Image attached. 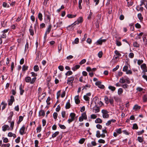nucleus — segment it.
I'll return each mask as SVG.
<instances>
[{"label": "nucleus", "mask_w": 147, "mask_h": 147, "mask_svg": "<svg viewBox=\"0 0 147 147\" xmlns=\"http://www.w3.org/2000/svg\"><path fill=\"white\" fill-rule=\"evenodd\" d=\"M83 21V18L82 17H80L78 19V20L74 23L72 24L71 25L69 26L68 27L72 26L73 27L74 26L76 25V24H79L80 23H82Z\"/></svg>", "instance_id": "f257e3e1"}, {"label": "nucleus", "mask_w": 147, "mask_h": 147, "mask_svg": "<svg viewBox=\"0 0 147 147\" xmlns=\"http://www.w3.org/2000/svg\"><path fill=\"white\" fill-rule=\"evenodd\" d=\"M141 67L143 70L142 73L144 74H145V73L147 72V67L145 63H143L141 65Z\"/></svg>", "instance_id": "f03ea898"}, {"label": "nucleus", "mask_w": 147, "mask_h": 147, "mask_svg": "<svg viewBox=\"0 0 147 147\" xmlns=\"http://www.w3.org/2000/svg\"><path fill=\"white\" fill-rule=\"evenodd\" d=\"M91 93H87L86 95L83 96V98L84 100L87 102L88 103H89L90 97L91 96Z\"/></svg>", "instance_id": "7ed1b4c3"}, {"label": "nucleus", "mask_w": 147, "mask_h": 147, "mask_svg": "<svg viewBox=\"0 0 147 147\" xmlns=\"http://www.w3.org/2000/svg\"><path fill=\"white\" fill-rule=\"evenodd\" d=\"M101 112L103 114L102 117L104 118H108L109 117L108 112L106 110H102Z\"/></svg>", "instance_id": "20e7f679"}, {"label": "nucleus", "mask_w": 147, "mask_h": 147, "mask_svg": "<svg viewBox=\"0 0 147 147\" xmlns=\"http://www.w3.org/2000/svg\"><path fill=\"white\" fill-rule=\"evenodd\" d=\"M15 101L14 97L13 96H10V99L8 100L9 105H11L13 102Z\"/></svg>", "instance_id": "39448f33"}, {"label": "nucleus", "mask_w": 147, "mask_h": 147, "mask_svg": "<svg viewBox=\"0 0 147 147\" xmlns=\"http://www.w3.org/2000/svg\"><path fill=\"white\" fill-rule=\"evenodd\" d=\"M46 18L45 20V22L46 23H50L51 17L50 15V14L46 15Z\"/></svg>", "instance_id": "423d86ee"}, {"label": "nucleus", "mask_w": 147, "mask_h": 147, "mask_svg": "<svg viewBox=\"0 0 147 147\" xmlns=\"http://www.w3.org/2000/svg\"><path fill=\"white\" fill-rule=\"evenodd\" d=\"M96 136L97 138H100V137H102V138H104L105 137V135L104 134H100V131H96Z\"/></svg>", "instance_id": "0eeeda50"}, {"label": "nucleus", "mask_w": 147, "mask_h": 147, "mask_svg": "<svg viewBox=\"0 0 147 147\" xmlns=\"http://www.w3.org/2000/svg\"><path fill=\"white\" fill-rule=\"evenodd\" d=\"M25 130V127L24 125H23L22 127L20 128L19 132L20 135H22L25 134L24 131Z\"/></svg>", "instance_id": "6e6552de"}, {"label": "nucleus", "mask_w": 147, "mask_h": 147, "mask_svg": "<svg viewBox=\"0 0 147 147\" xmlns=\"http://www.w3.org/2000/svg\"><path fill=\"white\" fill-rule=\"evenodd\" d=\"M74 78L73 77L69 78L67 80V84H72L74 80Z\"/></svg>", "instance_id": "1a4fd4ad"}, {"label": "nucleus", "mask_w": 147, "mask_h": 147, "mask_svg": "<svg viewBox=\"0 0 147 147\" xmlns=\"http://www.w3.org/2000/svg\"><path fill=\"white\" fill-rule=\"evenodd\" d=\"M24 86H22V84H21L20 87L19 89L20 90V94L21 95H22L23 93L24 92V90L23 89Z\"/></svg>", "instance_id": "9d476101"}, {"label": "nucleus", "mask_w": 147, "mask_h": 147, "mask_svg": "<svg viewBox=\"0 0 147 147\" xmlns=\"http://www.w3.org/2000/svg\"><path fill=\"white\" fill-rule=\"evenodd\" d=\"M2 131H5L9 129V126L8 125H5L2 127Z\"/></svg>", "instance_id": "9b49d317"}, {"label": "nucleus", "mask_w": 147, "mask_h": 147, "mask_svg": "<svg viewBox=\"0 0 147 147\" xmlns=\"http://www.w3.org/2000/svg\"><path fill=\"white\" fill-rule=\"evenodd\" d=\"M79 96L77 95L75 96L74 98L75 102L76 104H79L80 102V101L79 99Z\"/></svg>", "instance_id": "f8f14e48"}, {"label": "nucleus", "mask_w": 147, "mask_h": 147, "mask_svg": "<svg viewBox=\"0 0 147 147\" xmlns=\"http://www.w3.org/2000/svg\"><path fill=\"white\" fill-rule=\"evenodd\" d=\"M51 24H50L49 25L48 28H47L45 32L48 33V34L49 33L50 31H51Z\"/></svg>", "instance_id": "ddd939ff"}, {"label": "nucleus", "mask_w": 147, "mask_h": 147, "mask_svg": "<svg viewBox=\"0 0 147 147\" xmlns=\"http://www.w3.org/2000/svg\"><path fill=\"white\" fill-rule=\"evenodd\" d=\"M29 31L30 33V35L33 36L34 34V30L32 28V25L30 26V27L29 29Z\"/></svg>", "instance_id": "4468645a"}, {"label": "nucleus", "mask_w": 147, "mask_h": 147, "mask_svg": "<svg viewBox=\"0 0 147 147\" xmlns=\"http://www.w3.org/2000/svg\"><path fill=\"white\" fill-rule=\"evenodd\" d=\"M80 67V65H76L72 68V69L74 71H75L78 69H79Z\"/></svg>", "instance_id": "2eb2a0df"}, {"label": "nucleus", "mask_w": 147, "mask_h": 147, "mask_svg": "<svg viewBox=\"0 0 147 147\" xmlns=\"http://www.w3.org/2000/svg\"><path fill=\"white\" fill-rule=\"evenodd\" d=\"M39 116H43L45 115V112L44 110H41L39 112Z\"/></svg>", "instance_id": "dca6fc26"}, {"label": "nucleus", "mask_w": 147, "mask_h": 147, "mask_svg": "<svg viewBox=\"0 0 147 147\" xmlns=\"http://www.w3.org/2000/svg\"><path fill=\"white\" fill-rule=\"evenodd\" d=\"M31 78L29 76H27L25 78V80L26 82H30L31 81Z\"/></svg>", "instance_id": "f3484780"}, {"label": "nucleus", "mask_w": 147, "mask_h": 147, "mask_svg": "<svg viewBox=\"0 0 147 147\" xmlns=\"http://www.w3.org/2000/svg\"><path fill=\"white\" fill-rule=\"evenodd\" d=\"M2 6L4 7L9 8L10 7L9 5L5 2H3Z\"/></svg>", "instance_id": "a211bd4d"}, {"label": "nucleus", "mask_w": 147, "mask_h": 147, "mask_svg": "<svg viewBox=\"0 0 147 147\" xmlns=\"http://www.w3.org/2000/svg\"><path fill=\"white\" fill-rule=\"evenodd\" d=\"M140 108V106H139L138 105H136L134 107L133 109L135 110V111H137L138 109H139Z\"/></svg>", "instance_id": "6ab92c4d"}, {"label": "nucleus", "mask_w": 147, "mask_h": 147, "mask_svg": "<svg viewBox=\"0 0 147 147\" xmlns=\"http://www.w3.org/2000/svg\"><path fill=\"white\" fill-rule=\"evenodd\" d=\"M106 41V39H100L97 41V42L98 43V44L101 45L102 44V42H105Z\"/></svg>", "instance_id": "aec40b11"}, {"label": "nucleus", "mask_w": 147, "mask_h": 147, "mask_svg": "<svg viewBox=\"0 0 147 147\" xmlns=\"http://www.w3.org/2000/svg\"><path fill=\"white\" fill-rule=\"evenodd\" d=\"M1 105H3V106L2 108V109L3 110L5 109L6 106L7 105V103H5V102H2L1 103Z\"/></svg>", "instance_id": "412c9836"}, {"label": "nucleus", "mask_w": 147, "mask_h": 147, "mask_svg": "<svg viewBox=\"0 0 147 147\" xmlns=\"http://www.w3.org/2000/svg\"><path fill=\"white\" fill-rule=\"evenodd\" d=\"M38 18L39 20L40 21H41L42 20V14L40 13L39 12L38 15Z\"/></svg>", "instance_id": "4be33fe9"}, {"label": "nucleus", "mask_w": 147, "mask_h": 147, "mask_svg": "<svg viewBox=\"0 0 147 147\" xmlns=\"http://www.w3.org/2000/svg\"><path fill=\"white\" fill-rule=\"evenodd\" d=\"M93 110L95 111L94 112L95 113H97L98 112L100 111V109H99V108L98 107H94V108L93 109Z\"/></svg>", "instance_id": "5701e85b"}, {"label": "nucleus", "mask_w": 147, "mask_h": 147, "mask_svg": "<svg viewBox=\"0 0 147 147\" xmlns=\"http://www.w3.org/2000/svg\"><path fill=\"white\" fill-rule=\"evenodd\" d=\"M59 134V132L58 131L55 132L52 135V138H54L56 137Z\"/></svg>", "instance_id": "b1692460"}, {"label": "nucleus", "mask_w": 147, "mask_h": 147, "mask_svg": "<svg viewBox=\"0 0 147 147\" xmlns=\"http://www.w3.org/2000/svg\"><path fill=\"white\" fill-rule=\"evenodd\" d=\"M69 101V100L68 101L66 104L65 106V108L66 109H69L70 107V104Z\"/></svg>", "instance_id": "393cba45"}, {"label": "nucleus", "mask_w": 147, "mask_h": 147, "mask_svg": "<svg viewBox=\"0 0 147 147\" xmlns=\"http://www.w3.org/2000/svg\"><path fill=\"white\" fill-rule=\"evenodd\" d=\"M102 122V120L99 118H97L95 121V122L96 123H101Z\"/></svg>", "instance_id": "a878e982"}, {"label": "nucleus", "mask_w": 147, "mask_h": 147, "mask_svg": "<svg viewBox=\"0 0 147 147\" xmlns=\"http://www.w3.org/2000/svg\"><path fill=\"white\" fill-rule=\"evenodd\" d=\"M28 66L24 65L22 67V70L23 71H25L28 69Z\"/></svg>", "instance_id": "bb28decb"}, {"label": "nucleus", "mask_w": 147, "mask_h": 147, "mask_svg": "<svg viewBox=\"0 0 147 147\" xmlns=\"http://www.w3.org/2000/svg\"><path fill=\"white\" fill-rule=\"evenodd\" d=\"M76 16V15L68 14L67 15V17L69 18H72L75 17Z\"/></svg>", "instance_id": "cd10ccee"}, {"label": "nucleus", "mask_w": 147, "mask_h": 147, "mask_svg": "<svg viewBox=\"0 0 147 147\" xmlns=\"http://www.w3.org/2000/svg\"><path fill=\"white\" fill-rule=\"evenodd\" d=\"M108 88L112 91H114L116 89V88L115 87L111 86H109L108 87Z\"/></svg>", "instance_id": "c85d7f7f"}, {"label": "nucleus", "mask_w": 147, "mask_h": 147, "mask_svg": "<svg viewBox=\"0 0 147 147\" xmlns=\"http://www.w3.org/2000/svg\"><path fill=\"white\" fill-rule=\"evenodd\" d=\"M143 40L145 43V45L147 46V38L146 37H144L143 38Z\"/></svg>", "instance_id": "c756f323"}, {"label": "nucleus", "mask_w": 147, "mask_h": 147, "mask_svg": "<svg viewBox=\"0 0 147 147\" xmlns=\"http://www.w3.org/2000/svg\"><path fill=\"white\" fill-rule=\"evenodd\" d=\"M75 114L74 113H71L70 115V116L71 117V118L74 119V117L75 116Z\"/></svg>", "instance_id": "7c9ffc66"}, {"label": "nucleus", "mask_w": 147, "mask_h": 147, "mask_svg": "<svg viewBox=\"0 0 147 147\" xmlns=\"http://www.w3.org/2000/svg\"><path fill=\"white\" fill-rule=\"evenodd\" d=\"M105 103L107 104H108L109 102V99L107 96H105L104 98Z\"/></svg>", "instance_id": "2f4dec72"}, {"label": "nucleus", "mask_w": 147, "mask_h": 147, "mask_svg": "<svg viewBox=\"0 0 147 147\" xmlns=\"http://www.w3.org/2000/svg\"><path fill=\"white\" fill-rule=\"evenodd\" d=\"M41 125L38 127L36 128V130L37 133H39L40 132L41 130Z\"/></svg>", "instance_id": "473e14b6"}, {"label": "nucleus", "mask_w": 147, "mask_h": 147, "mask_svg": "<svg viewBox=\"0 0 147 147\" xmlns=\"http://www.w3.org/2000/svg\"><path fill=\"white\" fill-rule=\"evenodd\" d=\"M9 114L10 115L8 117V119L9 120H11L12 119V117L13 115V112L12 111L10 112Z\"/></svg>", "instance_id": "72a5a7b5"}, {"label": "nucleus", "mask_w": 147, "mask_h": 147, "mask_svg": "<svg viewBox=\"0 0 147 147\" xmlns=\"http://www.w3.org/2000/svg\"><path fill=\"white\" fill-rule=\"evenodd\" d=\"M34 69L35 71H37L39 70V67L37 65H35L34 67Z\"/></svg>", "instance_id": "f704fd0d"}, {"label": "nucleus", "mask_w": 147, "mask_h": 147, "mask_svg": "<svg viewBox=\"0 0 147 147\" xmlns=\"http://www.w3.org/2000/svg\"><path fill=\"white\" fill-rule=\"evenodd\" d=\"M62 45L61 44H59L58 46V52L59 53L62 49Z\"/></svg>", "instance_id": "c9c22d12"}, {"label": "nucleus", "mask_w": 147, "mask_h": 147, "mask_svg": "<svg viewBox=\"0 0 147 147\" xmlns=\"http://www.w3.org/2000/svg\"><path fill=\"white\" fill-rule=\"evenodd\" d=\"M2 139L3 140V142L4 143H7L9 142L8 139L7 138H2Z\"/></svg>", "instance_id": "e433bc0d"}, {"label": "nucleus", "mask_w": 147, "mask_h": 147, "mask_svg": "<svg viewBox=\"0 0 147 147\" xmlns=\"http://www.w3.org/2000/svg\"><path fill=\"white\" fill-rule=\"evenodd\" d=\"M133 45L134 47H139V45L136 42H134Z\"/></svg>", "instance_id": "4c0bfd02"}, {"label": "nucleus", "mask_w": 147, "mask_h": 147, "mask_svg": "<svg viewBox=\"0 0 147 147\" xmlns=\"http://www.w3.org/2000/svg\"><path fill=\"white\" fill-rule=\"evenodd\" d=\"M59 127L61 129H66V127L64 125H61L60 124H58Z\"/></svg>", "instance_id": "58836bf2"}, {"label": "nucleus", "mask_w": 147, "mask_h": 147, "mask_svg": "<svg viewBox=\"0 0 147 147\" xmlns=\"http://www.w3.org/2000/svg\"><path fill=\"white\" fill-rule=\"evenodd\" d=\"M36 79V77H34L32 78V80L31 79V81L30 82V84H33L35 82Z\"/></svg>", "instance_id": "ea45409f"}, {"label": "nucleus", "mask_w": 147, "mask_h": 147, "mask_svg": "<svg viewBox=\"0 0 147 147\" xmlns=\"http://www.w3.org/2000/svg\"><path fill=\"white\" fill-rule=\"evenodd\" d=\"M132 128L133 129H138V127L136 123L134 124L133 125Z\"/></svg>", "instance_id": "a19ab883"}, {"label": "nucleus", "mask_w": 147, "mask_h": 147, "mask_svg": "<svg viewBox=\"0 0 147 147\" xmlns=\"http://www.w3.org/2000/svg\"><path fill=\"white\" fill-rule=\"evenodd\" d=\"M73 74L72 72L71 71H69L65 73V75L66 76H69L72 75Z\"/></svg>", "instance_id": "79ce46f5"}, {"label": "nucleus", "mask_w": 147, "mask_h": 147, "mask_svg": "<svg viewBox=\"0 0 147 147\" xmlns=\"http://www.w3.org/2000/svg\"><path fill=\"white\" fill-rule=\"evenodd\" d=\"M2 33V34L1 36V37L3 38H6L7 37L6 34L3 32Z\"/></svg>", "instance_id": "37998d69"}, {"label": "nucleus", "mask_w": 147, "mask_h": 147, "mask_svg": "<svg viewBox=\"0 0 147 147\" xmlns=\"http://www.w3.org/2000/svg\"><path fill=\"white\" fill-rule=\"evenodd\" d=\"M141 3H142V4L144 5L145 7H146V3H147V1L146 0H142L141 1Z\"/></svg>", "instance_id": "c03bdc74"}, {"label": "nucleus", "mask_w": 147, "mask_h": 147, "mask_svg": "<svg viewBox=\"0 0 147 147\" xmlns=\"http://www.w3.org/2000/svg\"><path fill=\"white\" fill-rule=\"evenodd\" d=\"M119 82L122 84L124 83L125 82V80L123 78L120 79L119 80Z\"/></svg>", "instance_id": "a18cd8bd"}, {"label": "nucleus", "mask_w": 147, "mask_h": 147, "mask_svg": "<svg viewBox=\"0 0 147 147\" xmlns=\"http://www.w3.org/2000/svg\"><path fill=\"white\" fill-rule=\"evenodd\" d=\"M10 29L9 28H8L7 29H5L3 30L1 32H3L5 33H9V32H8V31H9Z\"/></svg>", "instance_id": "49530a36"}, {"label": "nucleus", "mask_w": 147, "mask_h": 147, "mask_svg": "<svg viewBox=\"0 0 147 147\" xmlns=\"http://www.w3.org/2000/svg\"><path fill=\"white\" fill-rule=\"evenodd\" d=\"M57 115H58L57 113L56 112H54L53 113V116L54 118L55 119H56L57 118Z\"/></svg>", "instance_id": "de8ad7c7"}, {"label": "nucleus", "mask_w": 147, "mask_h": 147, "mask_svg": "<svg viewBox=\"0 0 147 147\" xmlns=\"http://www.w3.org/2000/svg\"><path fill=\"white\" fill-rule=\"evenodd\" d=\"M58 69L61 71H63L64 69V68L62 65H59L58 66Z\"/></svg>", "instance_id": "09e8293b"}, {"label": "nucleus", "mask_w": 147, "mask_h": 147, "mask_svg": "<svg viewBox=\"0 0 147 147\" xmlns=\"http://www.w3.org/2000/svg\"><path fill=\"white\" fill-rule=\"evenodd\" d=\"M123 92V90L121 88H119L118 90V93L119 95L122 94Z\"/></svg>", "instance_id": "8fccbe9b"}, {"label": "nucleus", "mask_w": 147, "mask_h": 147, "mask_svg": "<svg viewBox=\"0 0 147 147\" xmlns=\"http://www.w3.org/2000/svg\"><path fill=\"white\" fill-rule=\"evenodd\" d=\"M138 140L140 142H142L143 141V138L142 137H138Z\"/></svg>", "instance_id": "3c124183"}, {"label": "nucleus", "mask_w": 147, "mask_h": 147, "mask_svg": "<svg viewBox=\"0 0 147 147\" xmlns=\"http://www.w3.org/2000/svg\"><path fill=\"white\" fill-rule=\"evenodd\" d=\"M14 125V121H12L11 123L10 124V127L11 128V130H12L13 129V127Z\"/></svg>", "instance_id": "603ef678"}, {"label": "nucleus", "mask_w": 147, "mask_h": 147, "mask_svg": "<svg viewBox=\"0 0 147 147\" xmlns=\"http://www.w3.org/2000/svg\"><path fill=\"white\" fill-rule=\"evenodd\" d=\"M128 69V67L127 66H125L123 68V71H126Z\"/></svg>", "instance_id": "864d4df0"}, {"label": "nucleus", "mask_w": 147, "mask_h": 147, "mask_svg": "<svg viewBox=\"0 0 147 147\" xmlns=\"http://www.w3.org/2000/svg\"><path fill=\"white\" fill-rule=\"evenodd\" d=\"M14 67V63L13 62H12L11 64V70L12 72H13V68Z\"/></svg>", "instance_id": "5fc2aeb1"}, {"label": "nucleus", "mask_w": 147, "mask_h": 147, "mask_svg": "<svg viewBox=\"0 0 147 147\" xmlns=\"http://www.w3.org/2000/svg\"><path fill=\"white\" fill-rule=\"evenodd\" d=\"M28 48V43L27 42L26 43L25 46V51H26Z\"/></svg>", "instance_id": "6e6d98bb"}, {"label": "nucleus", "mask_w": 147, "mask_h": 147, "mask_svg": "<svg viewBox=\"0 0 147 147\" xmlns=\"http://www.w3.org/2000/svg\"><path fill=\"white\" fill-rule=\"evenodd\" d=\"M66 112L65 111H62L61 112L62 117L63 118H65V116Z\"/></svg>", "instance_id": "4d7b16f0"}, {"label": "nucleus", "mask_w": 147, "mask_h": 147, "mask_svg": "<svg viewBox=\"0 0 147 147\" xmlns=\"http://www.w3.org/2000/svg\"><path fill=\"white\" fill-rule=\"evenodd\" d=\"M38 141L37 140H36L34 141L35 146V147H38Z\"/></svg>", "instance_id": "13d9d810"}, {"label": "nucleus", "mask_w": 147, "mask_h": 147, "mask_svg": "<svg viewBox=\"0 0 147 147\" xmlns=\"http://www.w3.org/2000/svg\"><path fill=\"white\" fill-rule=\"evenodd\" d=\"M121 87H122L124 88H127L128 87V85L127 84H123L121 85Z\"/></svg>", "instance_id": "bf43d9fd"}, {"label": "nucleus", "mask_w": 147, "mask_h": 147, "mask_svg": "<svg viewBox=\"0 0 147 147\" xmlns=\"http://www.w3.org/2000/svg\"><path fill=\"white\" fill-rule=\"evenodd\" d=\"M97 117V115L95 114H93L91 115V118L92 119H95Z\"/></svg>", "instance_id": "052dcab7"}, {"label": "nucleus", "mask_w": 147, "mask_h": 147, "mask_svg": "<svg viewBox=\"0 0 147 147\" xmlns=\"http://www.w3.org/2000/svg\"><path fill=\"white\" fill-rule=\"evenodd\" d=\"M115 53L116 55H118V56H121V54L119 53L118 51L117 50H116L115 51Z\"/></svg>", "instance_id": "680f3d73"}, {"label": "nucleus", "mask_w": 147, "mask_h": 147, "mask_svg": "<svg viewBox=\"0 0 147 147\" xmlns=\"http://www.w3.org/2000/svg\"><path fill=\"white\" fill-rule=\"evenodd\" d=\"M90 87V85H86L84 86H83V89H85L86 90L88 89Z\"/></svg>", "instance_id": "e2e57ef3"}, {"label": "nucleus", "mask_w": 147, "mask_h": 147, "mask_svg": "<svg viewBox=\"0 0 147 147\" xmlns=\"http://www.w3.org/2000/svg\"><path fill=\"white\" fill-rule=\"evenodd\" d=\"M143 62V61L142 60H138L137 63L138 65H140Z\"/></svg>", "instance_id": "0e129e2a"}, {"label": "nucleus", "mask_w": 147, "mask_h": 147, "mask_svg": "<svg viewBox=\"0 0 147 147\" xmlns=\"http://www.w3.org/2000/svg\"><path fill=\"white\" fill-rule=\"evenodd\" d=\"M116 131L117 133L119 134H121L122 132L121 131V128L117 129Z\"/></svg>", "instance_id": "69168bd1"}, {"label": "nucleus", "mask_w": 147, "mask_h": 147, "mask_svg": "<svg viewBox=\"0 0 147 147\" xmlns=\"http://www.w3.org/2000/svg\"><path fill=\"white\" fill-rule=\"evenodd\" d=\"M116 44L118 46H120L121 45V43L120 42L118 41L117 40L116 41Z\"/></svg>", "instance_id": "338daca9"}, {"label": "nucleus", "mask_w": 147, "mask_h": 147, "mask_svg": "<svg viewBox=\"0 0 147 147\" xmlns=\"http://www.w3.org/2000/svg\"><path fill=\"white\" fill-rule=\"evenodd\" d=\"M86 42L89 43V44H90L91 42H92V40L90 38H88L87 40H86Z\"/></svg>", "instance_id": "774afa93"}]
</instances>
